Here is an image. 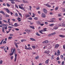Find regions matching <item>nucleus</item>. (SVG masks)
Here are the masks:
<instances>
[{
  "label": "nucleus",
  "instance_id": "nucleus-1",
  "mask_svg": "<svg viewBox=\"0 0 65 65\" xmlns=\"http://www.w3.org/2000/svg\"><path fill=\"white\" fill-rule=\"evenodd\" d=\"M11 52L12 53H10V56H12V55H13V54H15V58L14 59V62L16 61V60H17V54H15V48H12L11 50Z\"/></svg>",
  "mask_w": 65,
  "mask_h": 65
},
{
  "label": "nucleus",
  "instance_id": "nucleus-2",
  "mask_svg": "<svg viewBox=\"0 0 65 65\" xmlns=\"http://www.w3.org/2000/svg\"><path fill=\"white\" fill-rule=\"evenodd\" d=\"M4 9H5V10L6 11L7 13H10V11L7 8H4Z\"/></svg>",
  "mask_w": 65,
  "mask_h": 65
},
{
  "label": "nucleus",
  "instance_id": "nucleus-3",
  "mask_svg": "<svg viewBox=\"0 0 65 65\" xmlns=\"http://www.w3.org/2000/svg\"><path fill=\"white\" fill-rule=\"evenodd\" d=\"M43 11L44 12L45 14H46L47 13V11L46 10V9L45 8H44L43 9Z\"/></svg>",
  "mask_w": 65,
  "mask_h": 65
},
{
  "label": "nucleus",
  "instance_id": "nucleus-4",
  "mask_svg": "<svg viewBox=\"0 0 65 65\" xmlns=\"http://www.w3.org/2000/svg\"><path fill=\"white\" fill-rule=\"evenodd\" d=\"M42 18H44L46 17L45 14L44 13H42L41 15Z\"/></svg>",
  "mask_w": 65,
  "mask_h": 65
},
{
  "label": "nucleus",
  "instance_id": "nucleus-5",
  "mask_svg": "<svg viewBox=\"0 0 65 65\" xmlns=\"http://www.w3.org/2000/svg\"><path fill=\"white\" fill-rule=\"evenodd\" d=\"M50 53V51L49 50L48 51H46L44 52V53H45V54H49Z\"/></svg>",
  "mask_w": 65,
  "mask_h": 65
},
{
  "label": "nucleus",
  "instance_id": "nucleus-6",
  "mask_svg": "<svg viewBox=\"0 0 65 65\" xmlns=\"http://www.w3.org/2000/svg\"><path fill=\"white\" fill-rule=\"evenodd\" d=\"M60 55V52L59 51V50H58L57 52V56H59Z\"/></svg>",
  "mask_w": 65,
  "mask_h": 65
},
{
  "label": "nucleus",
  "instance_id": "nucleus-7",
  "mask_svg": "<svg viewBox=\"0 0 65 65\" xmlns=\"http://www.w3.org/2000/svg\"><path fill=\"white\" fill-rule=\"evenodd\" d=\"M9 1H15V2H20V1H18V0H9Z\"/></svg>",
  "mask_w": 65,
  "mask_h": 65
},
{
  "label": "nucleus",
  "instance_id": "nucleus-8",
  "mask_svg": "<svg viewBox=\"0 0 65 65\" xmlns=\"http://www.w3.org/2000/svg\"><path fill=\"white\" fill-rule=\"evenodd\" d=\"M18 6H19V8L21 9H22L23 10L24 9V8L23 7H21V6L20 5H18Z\"/></svg>",
  "mask_w": 65,
  "mask_h": 65
},
{
  "label": "nucleus",
  "instance_id": "nucleus-9",
  "mask_svg": "<svg viewBox=\"0 0 65 65\" xmlns=\"http://www.w3.org/2000/svg\"><path fill=\"white\" fill-rule=\"evenodd\" d=\"M49 41L47 40H46L45 41H44L42 42V43H48Z\"/></svg>",
  "mask_w": 65,
  "mask_h": 65
},
{
  "label": "nucleus",
  "instance_id": "nucleus-10",
  "mask_svg": "<svg viewBox=\"0 0 65 65\" xmlns=\"http://www.w3.org/2000/svg\"><path fill=\"white\" fill-rule=\"evenodd\" d=\"M59 36L62 38H64V37H65V35H59Z\"/></svg>",
  "mask_w": 65,
  "mask_h": 65
},
{
  "label": "nucleus",
  "instance_id": "nucleus-11",
  "mask_svg": "<svg viewBox=\"0 0 65 65\" xmlns=\"http://www.w3.org/2000/svg\"><path fill=\"white\" fill-rule=\"evenodd\" d=\"M59 44H56L55 46V48H57L58 47H59Z\"/></svg>",
  "mask_w": 65,
  "mask_h": 65
},
{
  "label": "nucleus",
  "instance_id": "nucleus-12",
  "mask_svg": "<svg viewBox=\"0 0 65 65\" xmlns=\"http://www.w3.org/2000/svg\"><path fill=\"white\" fill-rule=\"evenodd\" d=\"M25 48L26 50H32V48L31 47H29L27 48Z\"/></svg>",
  "mask_w": 65,
  "mask_h": 65
},
{
  "label": "nucleus",
  "instance_id": "nucleus-13",
  "mask_svg": "<svg viewBox=\"0 0 65 65\" xmlns=\"http://www.w3.org/2000/svg\"><path fill=\"white\" fill-rule=\"evenodd\" d=\"M46 6H47V7H51V6L48 5V4H46Z\"/></svg>",
  "mask_w": 65,
  "mask_h": 65
},
{
  "label": "nucleus",
  "instance_id": "nucleus-14",
  "mask_svg": "<svg viewBox=\"0 0 65 65\" xmlns=\"http://www.w3.org/2000/svg\"><path fill=\"white\" fill-rule=\"evenodd\" d=\"M0 13H1L2 14H3V15H5V13H4V12L3 11H0Z\"/></svg>",
  "mask_w": 65,
  "mask_h": 65
},
{
  "label": "nucleus",
  "instance_id": "nucleus-15",
  "mask_svg": "<svg viewBox=\"0 0 65 65\" xmlns=\"http://www.w3.org/2000/svg\"><path fill=\"white\" fill-rule=\"evenodd\" d=\"M49 61V59H48L45 62V63L46 64H48V62Z\"/></svg>",
  "mask_w": 65,
  "mask_h": 65
},
{
  "label": "nucleus",
  "instance_id": "nucleus-16",
  "mask_svg": "<svg viewBox=\"0 0 65 65\" xmlns=\"http://www.w3.org/2000/svg\"><path fill=\"white\" fill-rule=\"evenodd\" d=\"M29 17H30V15L29 14H27L25 15V17L26 18H28Z\"/></svg>",
  "mask_w": 65,
  "mask_h": 65
},
{
  "label": "nucleus",
  "instance_id": "nucleus-17",
  "mask_svg": "<svg viewBox=\"0 0 65 65\" xmlns=\"http://www.w3.org/2000/svg\"><path fill=\"white\" fill-rule=\"evenodd\" d=\"M37 24L38 25H40V24H41V23L39 21H37Z\"/></svg>",
  "mask_w": 65,
  "mask_h": 65
},
{
  "label": "nucleus",
  "instance_id": "nucleus-18",
  "mask_svg": "<svg viewBox=\"0 0 65 65\" xmlns=\"http://www.w3.org/2000/svg\"><path fill=\"white\" fill-rule=\"evenodd\" d=\"M42 32H44V30H41V31H39L40 33L41 34H43V33Z\"/></svg>",
  "mask_w": 65,
  "mask_h": 65
},
{
  "label": "nucleus",
  "instance_id": "nucleus-19",
  "mask_svg": "<svg viewBox=\"0 0 65 65\" xmlns=\"http://www.w3.org/2000/svg\"><path fill=\"white\" fill-rule=\"evenodd\" d=\"M18 20V22H21V18L18 17V18L17 19Z\"/></svg>",
  "mask_w": 65,
  "mask_h": 65
},
{
  "label": "nucleus",
  "instance_id": "nucleus-20",
  "mask_svg": "<svg viewBox=\"0 0 65 65\" xmlns=\"http://www.w3.org/2000/svg\"><path fill=\"white\" fill-rule=\"evenodd\" d=\"M3 21L4 22V23H8V22H7V21H6L5 20H3Z\"/></svg>",
  "mask_w": 65,
  "mask_h": 65
},
{
  "label": "nucleus",
  "instance_id": "nucleus-21",
  "mask_svg": "<svg viewBox=\"0 0 65 65\" xmlns=\"http://www.w3.org/2000/svg\"><path fill=\"white\" fill-rule=\"evenodd\" d=\"M58 29V27H56V26L54 27V30H56Z\"/></svg>",
  "mask_w": 65,
  "mask_h": 65
},
{
  "label": "nucleus",
  "instance_id": "nucleus-22",
  "mask_svg": "<svg viewBox=\"0 0 65 65\" xmlns=\"http://www.w3.org/2000/svg\"><path fill=\"white\" fill-rule=\"evenodd\" d=\"M19 26V25H18V24H17V23H15L14 24V26H15L16 27H18V26Z\"/></svg>",
  "mask_w": 65,
  "mask_h": 65
},
{
  "label": "nucleus",
  "instance_id": "nucleus-23",
  "mask_svg": "<svg viewBox=\"0 0 65 65\" xmlns=\"http://www.w3.org/2000/svg\"><path fill=\"white\" fill-rule=\"evenodd\" d=\"M14 43L15 44V45L16 47L18 48V45L17 44V43L14 42Z\"/></svg>",
  "mask_w": 65,
  "mask_h": 65
},
{
  "label": "nucleus",
  "instance_id": "nucleus-24",
  "mask_svg": "<svg viewBox=\"0 0 65 65\" xmlns=\"http://www.w3.org/2000/svg\"><path fill=\"white\" fill-rule=\"evenodd\" d=\"M30 39L32 41H35V40L33 38H30Z\"/></svg>",
  "mask_w": 65,
  "mask_h": 65
},
{
  "label": "nucleus",
  "instance_id": "nucleus-25",
  "mask_svg": "<svg viewBox=\"0 0 65 65\" xmlns=\"http://www.w3.org/2000/svg\"><path fill=\"white\" fill-rule=\"evenodd\" d=\"M30 27L31 28H32V29H35V28L34 27L31 26H30Z\"/></svg>",
  "mask_w": 65,
  "mask_h": 65
},
{
  "label": "nucleus",
  "instance_id": "nucleus-26",
  "mask_svg": "<svg viewBox=\"0 0 65 65\" xmlns=\"http://www.w3.org/2000/svg\"><path fill=\"white\" fill-rule=\"evenodd\" d=\"M11 3L12 4H14L15 3V2H13V1H11Z\"/></svg>",
  "mask_w": 65,
  "mask_h": 65
},
{
  "label": "nucleus",
  "instance_id": "nucleus-27",
  "mask_svg": "<svg viewBox=\"0 0 65 65\" xmlns=\"http://www.w3.org/2000/svg\"><path fill=\"white\" fill-rule=\"evenodd\" d=\"M3 41H4V39H3L1 41V42L0 43V45L2 44V42H3Z\"/></svg>",
  "mask_w": 65,
  "mask_h": 65
},
{
  "label": "nucleus",
  "instance_id": "nucleus-28",
  "mask_svg": "<svg viewBox=\"0 0 65 65\" xmlns=\"http://www.w3.org/2000/svg\"><path fill=\"white\" fill-rule=\"evenodd\" d=\"M36 35H37L38 36H40V35H39V34H38V32H36Z\"/></svg>",
  "mask_w": 65,
  "mask_h": 65
},
{
  "label": "nucleus",
  "instance_id": "nucleus-29",
  "mask_svg": "<svg viewBox=\"0 0 65 65\" xmlns=\"http://www.w3.org/2000/svg\"><path fill=\"white\" fill-rule=\"evenodd\" d=\"M54 55H53L52 56L51 58V59L52 60H53V59H54Z\"/></svg>",
  "mask_w": 65,
  "mask_h": 65
},
{
  "label": "nucleus",
  "instance_id": "nucleus-30",
  "mask_svg": "<svg viewBox=\"0 0 65 65\" xmlns=\"http://www.w3.org/2000/svg\"><path fill=\"white\" fill-rule=\"evenodd\" d=\"M12 37H9L8 38V39H12Z\"/></svg>",
  "mask_w": 65,
  "mask_h": 65
},
{
  "label": "nucleus",
  "instance_id": "nucleus-31",
  "mask_svg": "<svg viewBox=\"0 0 65 65\" xmlns=\"http://www.w3.org/2000/svg\"><path fill=\"white\" fill-rule=\"evenodd\" d=\"M10 19H8V21L9 23H10Z\"/></svg>",
  "mask_w": 65,
  "mask_h": 65
},
{
  "label": "nucleus",
  "instance_id": "nucleus-32",
  "mask_svg": "<svg viewBox=\"0 0 65 65\" xmlns=\"http://www.w3.org/2000/svg\"><path fill=\"white\" fill-rule=\"evenodd\" d=\"M3 43L4 44H6V42L5 41H4L3 42Z\"/></svg>",
  "mask_w": 65,
  "mask_h": 65
},
{
  "label": "nucleus",
  "instance_id": "nucleus-33",
  "mask_svg": "<svg viewBox=\"0 0 65 65\" xmlns=\"http://www.w3.org/2000/svg\"><path fill=\"white\" fill-rule=\"evenodd\" d=\"M7 5L8 7H10V5L8 4V3H7Z\"/></svg>",
  "mask_w": 65,
  "mask_h": 65
},
{
  "label": "nucleus",
  "instance_id": "nucleus-34",
  "mask_svg": "<svg viewBox=\"0 0 65 65\" xmlns=\"http://www.w3.org/2000/svg\"><path fill=\"white\" fill-rule=\"evenodd\" d=\"M60 57L61 59H63V58H64V56L62 55H61Z\"/></svg>",
  "mask_w": 65,
  "mask_h": 65
},
{
  "label": "nucleus",
  "instance_id": "nucleus-35",
  "mask_svg": "<svg viewBox=\"0 0 65 65\" xmlns=\"http://www.w3.org/2000/svg\"><path fill=\"white\" fill-rule=\"evenodd\" d=\"M34 19L35 20H38V18H37V17H35Z\"/></svg>",
  "mask_w": 65,
  "mask_h": 65
},
{
  "label": "nucleus",
  "instance_id": "nucleus-36",
  "mask_svg": "<svg viewBox=\"0 0 65 65\" xmlns=\"http://www.w3.org/2000/svg\"><path fill=\"white\" fill-rule=\"evenodd\" d=\"M54 25V24H50L49 26H50V27H51V26H53Z\"/></svg>",
  "mask_w": 65,
  "mask_h": 65
},
{
  "label": "nucleus",
  "instance_id": "nucleus-37",
  "mask_svg": "<svg viewBox=\"0 0 65 65\" xmlns=\"http://www.w3.org/2000/svg\"><path fill=\"white\" fill-rule=\"evenodd\" d=\"M62 65H64V61H63L62 62Z\"/></svg>",
  "mask_w": 65,
  "mask_h": 65
},
{
  "label": "nucleus",
  "instance_id": "nucleus-38",
  "mask_svg": "<svg viewBox=\"0 0 65 65\" xmlns=\"http://www.w3.org/2000/svg\"><path fill=\"white\" fill-rule=\"evenodd\" d=\"M9 15H8L7 14H6V15H5V17L6 18H7V17H9Z\"/></svg>",
  "mask_w": 65,
  "mask_h": 65
},
{
  "label": "nucleus",
  "instance_id": "nucleus-39",
  "mask_svg": "<svg viewBox=\"0 0 65 65\" xmlns=\"http://www.w3.org/2000/svg\"><path fill=\"white\" fill-rule=\"evenodd\" d=\"M55 10H57L58 9V7H56L55 8Z\"/></svg>",
  "mask_w": 65,
  "mask_h": 65
},
{
  "label": "nucleus",
  "instance_id": "nucleus-40",
  "mask_svg": "<svg viewBox=\"0 0 65 65\" xmlns=\"http://www.w3.org/2000/svg\"><path fill=\"white\" fill-rule=\"evenodd\" d=\"M51 34H52V35H55V34H56V32H54Z\"/></svg>",
  "mask_w": 65,
  "mask_h": 65
},
{
  "label": "nucleus",
  "instance_id": "nucleus-41",
  "mask_svg": "<svg viewBox=\"0 0 65 65\" xmlns=\"http://www.w3.org/2000/svg\"><path fill=\"white\" fill-rule=\"evenodd\" d=\"M52 36V34H49L48 35V36L49 37H50V36Z\"/></svg>",
  "mask_w": 65,
  "mask_h": 65
},
{
  "label": "nucleus",
  "instance_id": "nucleus-42",
  "mask_svg": "<svg viewBox=\"0 0 65 65\" xmlns=\"http://www.w3.org/2000/svg\"><path fill=\"white\" fill-rule=\"evenodd\" d=\"M15 15L16 17H18V15L17 13H15Z\"/></svg>",
  "mask_w": 65,
  "mask_h": 65
},
{
  "label": "nucleus",
  "instance_id": "nucleus-43",
  "mask_svg": "<svg viewBox=\"0 0 65 65\" xmlns=\"http://www.w3.org/2000/svg\"><path fill=\"white\" fill-rule=\"evenodd\" d=\"M62 26H63V27H65V24L64 23H62Z\"/></svg>",
  "mask_w": 65,
  "mask_h": 65
},
{
  "label": "nucleus",
  "instance_id": "nucleus-44",
  "mask_svg": "<svg viewBox=\"0 0 65 65\" xmlns=\"http://www.w3.org/2000/svg\"><path fill=\"white\" fill-rule=\"evenodd\" d=\"M39 58V56H38L36 57V59H38Z\"/></svg>",
  "mask_w": 65,
  "mask_h": 65
},
{
  "label": "nucleus",
  "instance_id": "nucleus-45",
  "mask_svg": "<svg viewBox=\"0 0 65 65\" xmlns=\"http://www.w3.org/2000/svg\"><path fill=\"white\" fill-rule=\"evenodd\" d=\"M15 6L17 7V8H19V7H18V6L17 5L15 4Z\"/></svg>",
  "mask_w": 65,
  "mask_h": 65
},
{
  "label": "nucleus",
  "instance_id": "nucleus-46",
  "mask_svg": "<svg viewBox=\"0 0 65 65\" xmlns=\"http://www.w3.org/2000/svg\"><path fill=\"white\" fill-rule=\"evenodd\" d=\"M10 36H13V34H10Z\"/></svg>",
  "mask_w": 65,
  "mask_h": 65
},
{
  "label": "nucleus",
  "instance_id": "nucleus-47",
  "mask_svg": "<svg viewBox=\"0 0 65 65\" xmlns=\"http://www.w3.org/2000/svg\"><path fill=\"white\" fill-rule=\"evenodd\" d=\"M0 64H2V61L1 60H0Z\"/></svg>",
  "mask_w": 65,
  "mask_h": 65
},
{
  "label": "nucleus",
  "instance_id": "nucleus-48",
  "mask_svg": "<svg viewBox=\"0 0 65 65\" xmlns=\"http://www.w3.org/2000/svg\"><path fill=\"white\" fill-rule=\"evenodd\" d=\"M28 20H32V18H29L28 19Z\"/></svg>",
  "mask_w": 65,
  "mask_h": 65
},
{
  "label": "nucleus",
  "instance_id": "nucleus-49",
  "mask_svg": "<svg viewBox=\"0 0 65 65\" xmlns=\"http://www.w3.org/2000/svg\"><path fill=\"white\" fill-rule=\"evenodd\" d=\"M13 56H12L10 58H11V60H12V59H13Z\"/></svg>",
  "mask_w": 65,
  "mask_h": 65
},
{
  "label": "nucleus",
  "instance_id": "nucleus-50",
  "mask_svg": "<svg viewBox=\"0 0 65 65\" xmlns=\"http://www.w3.org/2000/svg\"><path fill=\"white\" fill-rule=\"evenodd\" d=\"M4 47H5V46H3L2 47H1V48H2V49H3V48H4Z\"/></svg>",
  "mask_w": 65,
  "mask_h": 65
},
{
  "label": "nucleus",
  "instance_id": "nucleus-51",
  "mask_svg": "<svg viewBox=\"0 0 65 65\" xmlns=\"http://www.w3.org/2000/svg\"><path fill=\"white\" fill-rule=\"evenodd\" d=\"M46 28H45L44 29V31L45 32V31H46Z\"/></svg>",
  "mask_w": 65,
  "mask_h": 65
},
{
  "label": "nucleus",
  "instance_id": "nucleus-52",
  "mask_svg": "<svg viewBox=\"0 0 65 65\" xmlns=\"http://www.w3.org/2000/svg\"><path fill=\"white\" fill-rule=\"evenodd\" d=\"M29 9L30 10H31V8H32V7H31V6H29Z\"/></svg>",
  "mask_w": 65,
  "mask_h": 65
},
{
  "label": "nucleus",
  "instance_id": "nucleus-53",
  "mask_svg": "<svg viewBox=\"0 0 65 65\" xmlns=\"http://www.w3.org/2000/svg\"><path fill=\"white\" fill-rule=\"evenodd\" d=\"M19 14L20 17H22V14H21L20 13H19Z\"/></svg>",
  "mask_w": 65,
  "mask_h": 65
},
{
  "label": "nucleus",
  "instance_id": "nucleus-54",
  "mask_svg": "<svg viewBox=\"0 0 65 65\" xmlns=\"http://www.w3.org/2000/svg\"><path fill=\"white\" fill-rule=\"evenodd\" d=\"M32 48H35V46H32Z\"/></svg>",
  "mask_w": 65,
  "mask_h": 65
},
{
  "label": "nucleus",
  "instance_id": "nucleus-55",
  "mask_svg": "<svg viewBox=\"0 0 65 65\" xmlns=\"http://www.w3.org/2000/svg\"><path fill=\"white\" fill-rule=\"evenodd\" d=\"M53 22L54 23V22H55V21H53V20H52L51 21H50V22Z\"/></svg>",
  "mask_w": 65,
  "mask_h": 65
},
{
  "label": "nucleus",
  "instance_id": "nucleus-56",
  "mask_svg": "<svg viewBox=\"0 0 65 65\" xmlns=\"http://www.w3.org/2000/svg\"><path fill=\"white\" fill-rule=\"evenodd\" d=\"M12 21H13V22H14L15 21V19H12Z\"/></svg>",
  "mask_w": 65,
  "mask_h": 65
},
{
  "label": "nucleus",
  "instance_id": "nucleus-57",
  "mask_svg": "<svg viewBox=\"0 0 65 65\" xmlns=\"http://www.w3.org/2000/svg\"><path fill=\"white\" fill-rule=\"evenodd\" d=\"M57 60H60V58H59V57L57 58Z\"/></svg>",
  "mask_w": 65,
  "mask_h": 65
},
{
  "label": "nucleus",
  "instance_id": "nucleus-58",
  "mask_svg": "<svg viewBox=\"0 0 65 65\" xmlns=\"http://www.w3.org/2000/svg\"><path fill=\"white\" fill-rule=\"evenodd\" d=\"M15 30H16V31H19V29L18 28H15Z\"/></svg>",
  "mask_w": 65,
  "mask_h": 65
},
{
  "label": "nucleus",
  "instance_id": "nucleus-59",
  "mask_svg": "<svg viewBox=\"0 0 65 65\" xmlns=\"http://www.w3.org/2000/svg\"><path fill=\"white\" fill-rule=\"evenodd\" d=\"M58 17H61V16H62V15L60 14H58Z\"/></svg>",
  "mask_w": 65,
  "mask_h": 65
},
{
  "label": "nucleus",
  "instance_id": "nucleus-60",
  "mask_svg": "<svg viewBox=\"0 0 65 65\" xmlns=\"http://www.w3.org/2000/svg\"><path fill=\"white\" fill-rule=\"evenodd\" d=\"M38 13L39 14H41V12H40V11H38Z\"/></svg>",
  "mask_w": 65,
  "mask_h": 65
},
{
  "label": "nucleus",
  "instance_id": "nucleus-61",
  "mask_svg": "<svg viewBox=\"0 0 65 65\" xmlns=\"http://www.w3.org/2000/svg\"><path fill=\"white\" fill-rule=\"evenodd\" d=\"M63 49H64L65 50V45H63Z\"/></svg>",
  "mask_w": 65,
  "mask_h": 65
},
{
  "label": "nucleus",
  "instance_id": "nucleus-62",
  "mask_svg": "<svg viewBox=\"0 0 65 65\" xmlns=\"http://www.w3.org/2000/svg\"><path fill=\"white\" fill-rule=\"evenodd\" d=\"M30 31H31V30H30L28 29L27 32H30Z\"/></svg>",
  "mask_w": 65,
  "mask_h": 65
},
{
  "label": "nucleus",
  "instance_id": "nucleus-63",
  "mask_svg": "<svg viewBox=\"0 0 65 65\" xmlns=\"http://www.w3.org/2000/svg\"><path fill=\"white\" fill-rule=\"evenodd\" d=\"M40 25H41V26H43V25H44V24L43 23L42 24H40Z\"/></svg>",
  "mask_w": 65,
  "mask_h": 65
},
{
  "label": "nucleus",
  "instance_id": "nucleus-64",
  "mask_svg": "<svg viewBox=\"0 0 65 65\" xmlns=\"http://www.w3.org/2000/svg\"><path fill=\"white\" fill-rule=\"evenodd\" d=\"M63 11L65 12V8H64L63 9Z\"/></svg>",
  "mask_w": 65,
  "mask_h": 65
}]
</instances>
